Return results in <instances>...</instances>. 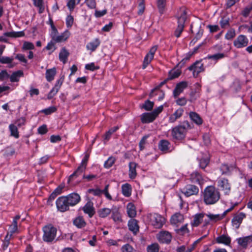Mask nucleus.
<instances>
[{
  "label": "nucleus",
  "instance_id": "obj_45",
  "mask_svg": "<svg viewBox=\"0 0 252 252\" xmlns=\"http://www.w3.org/2000/svg\"><path fill=\"white\" fill-rule=\"evenodd\" d=\"M119 129L118 126H114L110 128L108 131H107L104 135V139L106 141H108L110 138L111 135L115 132H116Z\"/></svg>",
  "mask_w": 252,
  "mask_h": 252
},
{
  "label": "nucleus",
  "instance_id": "obj_43",
  "mask_svg": "<svg viewBox=\"0 0 252 252\" xmlns=\"http://www.w3.org/2000/svg\"><path fill=\"white\" fill-rule=\"evenodd\" d=\"M23 75V72L22 70H18L14 72L10 77V81L12 82H18L19 78Z\"/></svg>",
  "mask_w": 252,
  "mask_h": 252
},
{
  "label": "nucleus",
  "instance_id": "obj_22",
  "mask_svg": "<svg viewBox=\"0 0 252 252\" xmlns=\"http://www.w3.org/2000/svg\"><path fill=\"white\" fill-rule=\"evenodd\" d=\"M216 242L218 244L229 246L231 243V238L228 236L223 234L217 237Z\"/></svg>",
  "mask_w": 252,
  "mask_h": 252
},
{
  "label": "nucleus",
  "instance_id": "obj_49",
  "mask_svg": "<svg viewBox=\"0 0 252 252\" xmlns=\"http://www.w3.org/2000/svg\"><path fill=\"white\" fill-rule=\"evenodd\" d=\"M208 218L211 220H214L215 221L220 220L222 219L224 217L223 214L221 215L218 214V215H213L212 214H209L206 215Z\"/></svg>",
  "mask_w": 252,
  "mask_h": 252
},
{
  "label": "nucleus",
  "instance_id": "obj_30",
  "mask_svg": "<svg viewBox=\"0 0 252 252\" xmlns=\"http://www.w3.org/2000/svg\"><path fill=\"white\" fill-rule=\"evenodd\" d=\"M170 144L168 140H161L158 143V148L161 151L167 153L169 151Z\"/></svg>",
  "mask_w": 252,
  "mask_h": 252
},
{
  "label": "nucleus",
  "instance_id": "obj_50",
  "mask_svg": "<svg viewBox=\"0 0 252 252\" xmlns=\"http://www.w3.org/2000/svg\"><path fill=\"white\" fill-rule=\"evenodd\" d=\"M209 158H202L199 159V166L201 168L204 169L209 163Z\"/></svg>",
  "mask_w": 252,
  "mask_h": 252
},
{
  "label": "nucleus",
  "instance_id": "obj_55",
  "mask_svg": "<svg viewBox=\"0 0 252 252\" xmlns=\"http://www.w3.org/2000/svg\"><path fill=\"white\" fill-rule=\"evenodd\" d=\"M236 35L235 31L233 29H231L227 31L225 35V37L227 40L233 39Z\"/></svg>",
  "mask_w": 252,
  "mask_h": 252
},
{
  "label": "nucleus",
  "instance_id": "obj_29",
  "mask_svg": "<svg viewBox=\"0 0 252 252\" xmlns=\"http://www.w3.org/2000/svg\"><path fill=\"white\" fill-rule=\"evenodd\" d=\"M57 71L55 67L51 69H48L46 71L45 77L48 82H51L54 79V77L56 74Z\"/></svg>",
  "mask_w": 252,
  "mask_h": 252
},
{
  "label": "nucleus",
  "instance_id": "obj_18",
  "mask_svg": "<svg viewBox=\"0 0 252 252\" xmlns=\"http://www.w3.org/2000/svg\"><path fill=\"white\" fill-rule=\"evenodd\" d=\"M189 179L190 181L193 183L201 185L203 183V178L201 175L196 171L193 172L190 174Z\"/></svg>",
  "mask_w": 252,
  "mask_h": 252
},
{
  "label": "nucleus",
  "instance_id": "obj_33",
  "mask_svg": "<svg viewBox=\"0 0 252 252\" xmlns=\"http://www.w3.org/2000/svg\"><path fill=\"white\" fill-rule=\"evenodd\" d=\"M189 116L190 119L196 124L200 125L202 124V120L196 112H190L189 114Z\"/></svg>",
  "mask_w": 252,
  "mask_h": 252
},
{
  "label": "nucleus",
  "instance_id": "obj_57",
  "mask_svg": "<svg viewBox=\"0 0 252 252\" xmlns=\"http://www.w3.org/2000/svg\"><path fill=\"white\" fill-rule=\"evenodd\" d=\"M224 57L225 55L223 53H217L213 55H209L207 58L217 61L223 58Z\"/></svg>",
  "mask_w": 252,
  "mask_h": 252
},
{
  "label": "nucleus",
  "instance_id": "obj_13",
  "mask_svg": "<svg viewBox=\"0 0 252 252\" xmlns=\"http://www.w3.org/2000/svg\"><path fill=\"white\" fill-rule=\"evenodd\" d=\"M246 217V214L244 213L241 212L236 214L232 220V225L235 227L236 229H238L240 227L243 220Z\"/></svg>",
  "mask_w": 252,
  "mask_h": 252
},
{
  "label": "nucleus",
  "instance_id": "obj_21",
  "mask_svg": "<svg viewBox=\"0 0 252 252\" xmlns=\"http://www.w3.org/2000/svg\"><path fill=\"white\" fill-rule=\"evenodd\" d=\"M69 36V32L66 31L60 35H57V34L54 35L52 39L55 42H61L65 41L68 38Z\"/></svg>",
  "mask_w": 252,
  "mask_h": 252
},
{
  "label": "nucleus",
  "instance_id": "obj_17",
  "mask_svg": "<svg viewBox=\"0 0 252 252\" xmlns=\"http://www.w3.org/2000/svg\"><path fill=\"white\" fill-rule=\"evenodd\" d=\"M65 196L67 199V201H68V204L71 206H74L80 200V196L76 193H70Z\"/></svg>",
  "mask_w": 252,
  "mask_h": 252
},
{
  "label": "nucleus",
  "instance_id": "obj_26",
  "mask_svg": "<svg viewBox=\"0 0 252 252\" xmlns=\"http://www.w3.org/2000/svg\"><path fill=\"white\" fill-rule=\"evenodd\" d=\"M12 237L7 234L5 236L4 239L2 241L1 249L3 252H10V249L8 248L10 244V240Z\"/></svg>",
  "mask_w": 252,
  "mask_h": 252
},
{
  "label": "nucleus",
  "instance_id": "obj_15",
  "mask_svg": "<svg viewBox=\"0 0 252 252\" xmlns=\"http://www.w3.org/2000/svg\"><path fill=\"white\" fill-rule=\"evenodd\" d=\"M187 86L188 83L186 81H182L178 83L173 91L174 97L175 98L177 97Z\"/></svg>",
  "mask_w": 252,
  "mask_h": 252
},
{
  "label": "nucleus",
  "instance_id": "obj_27",
  "mask_svg": "<svg viewBox=\"0 0 252 252\" xmlns=\"http://www.w3.org/2000/svg\"><path fill=\"white\" fill-rule=\"evenodd\" d=\"M100 41L98 38H95L94 40L90 42L86 45V48L92 52L94 51L99 46Z\"/></svg>",
  "mask_w": 252,
  "mask_h": 252
},
{
  "label": "nucleus",
  "instance_id": "obj_9",
  "mask_svg": "<svg viewBox=\"0 0 252 252\" xmlns=\"http://www.w3.org/2000/svg\"><path fill=\"white\" fill-rule=\"evenodd\" d=\"M151 221L155 228H160L163 225L165 220L160 215L155 213L151 215Z\"/></svg>",
  "mask_w": 252,
  "mask_h": 252
},
{
  "label": "nucleus",
  "instance_id": "obj_52",
  "mask_svg": "<svg viewBox=\"0 0 252 252\" xmlns=\"http://www.w3.org/2000/svg\"><path fill=\"white\" fill-rule=\"evenodd\" d=\"M169 81V80H167V78L166 79H165L164 80H163L162 82H160V83L158 86H157L156 88H155L154 89H153V90H152L151 93H150L149 94V96L150 97H152L154 96V92L156 91V90H159V89L163 86L164 85V84H165L168 81Z\"/></svg>",
  "mask_w": 252,
  "mask_h": 252
},
{
  "label": "nucleus",
  "instance_id": "obj_40",
  "mask_svg": "<svg viewBox=\"0 0 252 252\" xmlns=\"http://www.w3.org/2000/svg\"><path fill=\"white\" fill-rule=\"evenodd\" d=\"M112 212V210L107 208H104L100 209L98 210L97 213L99 217L101 218H105L109 215Z\"/></svg>",
  "mask_w": 252,
  "mask_h": 252
},
{
  "label": "nucleus",
  "instance_id": "obj_42",
  "mask_svg": "<svg viewBox=\"0 0 252 252\" xmlns=\"http://www.w3.org/2000/svg\"><path fill=\"white\" fill-rule=\"evenodd\" d=\"M9 129L10 131V135L16 138L19 137V131L17 126L14 124H10L9 126Z\"/></svg>",
  "mask_w": 252,
  "mask_h": 252
},
{
  "label": "nucleus",
  "instance_id": "obj_12",
  "mask_svg": "<svg viewBox=\"0 0 252 252\" xmlns=\"http://www.w3.org/2000/svg\"><path fill=\"white\" fill-rule=\"evenodd\" d=\"M82 210L85 214L88 215L90 218H92L95 213V208L94 207V203L91 201H89L86 203L82 208Z\"/></svg>",
  "mask_w": 252,
  "mask_h": 252
},
{
  "label": "nucleus",
  "instance_id": "obj_5",
  "mask_svg": "<svg viewBox=\"0 0 252 252\" xmlns=\"http://www.w3.org/2000/svg\"><path fill=\"white\" fill-rule=\"evenodd\" d=\"M64 75H63L57 80L54 87L52 89L47 95V98L48 99H52L57 94L64 81Z\"/></svg>",
  "mask_w": 252,
  "mask_h": 252
},
{
  "label": "nucleus",
  "instance_id": "obj_63",
  "mask_svg": "<svg viewBox=\"0 0 252 252\" xmlns=\"http://www.w3.org/2000/svg\"><path fill=\"white\" fill-rule=\"evenodd\" d=\"M87 192L94 196H100L101 195V190L99 189H90L88 190Z\"/></svg>",
  "mask_w": 252,
  "mask_h": 252
},
{
  "label": "nucleus",
  "instance_id": "obj_25",
  "mask_svg": "<svg viewBox=\"0 0 252 252\" xmlns=\"http://www.w3.org/2000/svg\"><path fill=\"white\" fill-rule=\"evenodd\" d=\"M73 224L78 228H82L86 226V222L82 216L76 217L73 221Z\"/></svg>",
  "mask_w": 252,
  "mask_h": 252
},
{
  "label": "nucleus",
  "instance_id": "obj_46",
  "mask_svg": "<svg viewBox=\"0 0 252 252\" xmlns=\"http://www.w3.org/2000/svg\"><path fill=\"white\" fill-rule=\"evenodd\" d=\"M192 55V53H190V52L188 53L186 56L176 65V67H182L186 63V62L190 59V57Z\"/></svg>",
  "mask_w": 252,
  "mask_h": 252
},
{
  "label": "nucleus",
  "instance_id": "obj_54",
  "mask_svg": "<svg viewBox=\"0 0 252 252\" xmlns=\"http://www.w3.org/2000/svg\"><path fill=\"white\" fill-rule=\"evenodd\" d=\"M252 10V3H250L248 5H247L244 10L242 11V15L245 17H247L249 15L251 11Z\"/></svg>",
  "mask_w": 252,
  "mask_h": 252
},
{
  "label": "nucleus",
  "instance_id": "obj_6",
  "mask_svg": "<svg viewBox=\"0 0 252 252\" xmlns=\"http://www.w3.org/2000/svg\"><path fill=\"white\" fill-rule=\"evenodd\" d=\"M181 191L185 196L189 197L197 194L199 192V189L195 185L189 184L182 189Z\"/></svg>",
  "mask_w": 252,
  "mask_h": 252
},
{
  "label": "nucleus",
  "instance_id": "obj_8",
  "mask_svg": "<svg viewBox=\"0 0 252 252\" xmlns=\"http://www.w3.org/2000/svg\"><path fill=\"white\" fill-rule=\"evenodd\" d=\"M186 19V13L185 11H184L178 19V25L176 31H175V35L177 37H180L181 33L182 32Z\"/></svg>",
  "mask_w": 252,
  "mask_h": 252
},
{
  "label": "nucleus",
  "instance_id": "obj_32",
  "mask_svg": "<svg viewBox=\"0 0 252 252\" xmlns=\"http://www.w3.org/2000/svg\"><path fill=\"white\" fill-rule=\"evenodd\" d=\"M184 219V216L182 214L180 213H176L172 216L170 221L172 224H176L179 222H182Z\"/></svg>",
  "mask_w": 252,
  "mask_h": 252
},
{
  "label": "nucleus",
  "instance_id": "obj_39",
  "mask_svg": "<svg viewBox=\"0 0 252 252\" xmlns=\"http://www.w3.org/2000/svg\"><path fill=\"white\" fill-rule=\"evenodd\" d=\"M3 35L5 36L11 37H22L25 35V33L23 31L20 32H6L3 33Z\"/></svg>",
  "mask_w": 252,
  "mask_h": 252
},
{
  "label": "nucleus",
  "instance_id": "obj_1",
  "mask_svg": "<svg viewBox=\"0 0 252 252\" xmlns=\"http://www.w3.org/2000/svg\"><path fill=\"white\" fill-rule=\"evenodd\" d=\"M220 192L218 189L213 186H207L202 192L203 200L206 205L216 203L220 199Z\"/></svg>",
  "mask_w": 252,
  "mask_h": 252
},
{
  "label": "nucleus",
  "instance_id": "obj_56",
  "mask_svg": "<svg viewBox=\"0 0 252 252\" xmlns=\"http://www.w3.org/2000/svg\"><path fill=\"white\" fill-rule=\"evenodd\" d=\"M13 60V58L2 56L0 55V63L3 64L10 63Z\"/></svg>",
  "mask_w": 252,
  "mask_h": 252
},
{
  "label": "nucleus",
  "instance_id": "obj_64",
  "mask_svg": "<svg viewBox=\"0 0 252 252\" xmlns=\"http://www.w3.org/2000/svg\"><path fill=\"white\" fill-rule=\"evenodd\" d=\"M123 252H133V249L129 244H126L122 248Z\"/></svg>",
  "mask_w": 252,
  "mask_h": 252
},
{
  "label": "nucleus",
  "instance_id": "obj_4",
  "mask_svg": "<svg viewBox=\"0 0 252 252\" xmlns=\"http://www.w3.org/2000/svg\"><path fill=\"white\" fill-rule=\"evenodd\" d=\"M56 203L58 210L62 212H64L69 210L70 205L65 196L59 197L57 199Z\"/></svg>",
  "mask_w": 252,
  "mask_h": 252
},
{
  "label": "nucleus",
  "instance_id": "obj_23",
  "mask_svg": "<svg viewBox=\"0 0 252 252\" xmlns=\"http://www.w3.org/2000/svg\"><path fill=\"white\" fill-rule=\"evenodd\" d=\"M137 164L134 162H130L129 163V171L128 176L129 178L131 179H134L135 178L137 175L136 167Z\"/></svg>",
  "mask_w": 252,
  "mask_h": 252
},
{
  "label": "nucleus",
  "instance_id": "obj_35",
  "mask_svg": "<svg viewBox=\"0 0 252 252\" xmlns=\"http://www.w3.org/2000/svg\"><path fill=\"white\" fill-rule=\"evenodd\" d=\"M131 187L129 184L126 183L122 186L123 194L126 197H129L131 194Z\"/></svg>",
  "mask_w": 252,
  "mask_h": 252
},
{
  "label": "nucleus",
  "instance_id": "obj_58",
  "mask_svg": "<svg viewBox=\"0 0 252 252\" xmlns=\"http://www.w3.org/2000/svg\"><path fill=\"white\" fill-rule=\"evenodd\" d=\"M148 252H158L159 246L158 244H153L148 246Z\"/></svg>",
  "mask_w": 252,
  "mask_h": 252
},
{
  "label": "nucleus",
  "instance_id": "obj_38",
  "mask_svg": "<svg viewBox=\"0 0 252 252\" xmlns=\"http://www.w3.org/2000/svg\"><path fill=\"white\" fill-rule=\"evenodd\" d=\"M127 213L130 218H134L136 215L135 207L132 203H129L127 205Z\"/></svg>",
  "mask_w": 252,
  "mask_h": 252
},
{
  "label": "nucleus",
  "instance_id": "obj_28",
  "mask_svg": "<svg viewBox=\"0 0 252 252\" xmlns=\"http://www.w3.org/2000/svg\"><path fill=\"white\" fill-rule=\"evenodd\" d=\"M85 169L86 168H84V166L80 165L73 173L70 175L68 179V183H69L74 178H77L82 174L85 171Z\"/></svg>",
  "mask_w": 252,
  "mask_h": 252
},
{
  "label": "nucleus",
  "instance_id": "obj_16",
  "mask_svg": "<svg viewBox=\"0 0 252 252\" xmlns=\"http://www.w3.org/2000/svg\"><path fill=\"white\" fill-rule=\"evenodd\" d=\"M141 122L143 124H148L153 122L156 118L153 113H144L141 115Z\"/></svg>",
  "mask_w": 252,
  "mask_h": 252
},
{
  "label": "nucleus",
  "instance_id": "obj_53",
  "mask_svg": "<svg viewBox=\"0 0 252 252\" xmlns=\"http://www.w3.org/2000/svg\"><path fill=\"white\" fill-rule=\"evenodd\" d=\"M57 108L55 106L49 107L41 110V112L46 115H50L57 111Z\"/></svg>",
  "mask_w": 252,
  "mask_h": 252
},
{
  "label": "nucleus",
  "instance_id": "obj_62",
  "mask_svg": "<svg viewBox=\"0 0 252 252\" xmlns=\"http://www.w3.org/2000/svg\"><path fill=\"white\" fill-rule=\"evenodd\" d=\"M34 48V46L32 42L25 41L23 45L22 49L24 50H32Z\"/></svg>",
  "mask_w": 252,
  "mask_h": 252
},
{
  "label": "nucleus",
  "instance_id": "obj_59",
  "mask_svg": "<svg viewBox=\"0 0 252 252\" xmlns=\"http://www.w3.org/2000/svg\"><path fill=\"white\" fill-rule=\"evenodd\" d=\"M4 156L5 157H9L12 156L15 153V150L11 147H7L4 150Z\"/></svg>",
  "mask_w": 252,
  "mask_h": 252
},
{
  "label": "nucleus",
  "instance_id": "obj_41",
  "mask_svg": "<svg viewBox=\"0 0 252 252\" xmlns=\"http://www.w3.org/2000/svg\"><path fill=\"white\" fill-rule=\"evenodd\" d=\"M9 229V231L7 233L8 234L9 236L12 237L13 234L18 233L19 230L17 226V222H16L15 220H13L11 225L10 226Z\"/></svg>",
  "mask_w": 252,
  "mask_h": 252
},
{
  "label": "nucleus",
  "instance_id": "obj_36",
  "mask_svg": "<svg viewBox=\"0 0 252 252\" xmlns=\"http://www.w3.org/2000/svg\"><path fill=\"white\" fill-rule=\"evenodd\" d=\"M234 168V166H229L226 164H222L220 167V170L222 175H229L231 171Z\"/></svg>",
  "mask_w": 252,
  "mask_h": 252
},
{
  "label": "nucleus",
  "instance_id": "obj_7",
  "mask_svg": "<svg viewBox=\"0 0 252 252\" xmlns=\"http://www.w3.org/2000/svg\"><path fill=\"white\" fill-rule=\"evenodd\" d=\"M188 69L192 71L193 76L196 78L200 72L204 71V68L201 61H196L189 66Z\"/></svg>",
  "mask_w": 252,
  "mask_h": 252
},
{
  "label": "nucleus",
  "instance_id": "obj_3",
  "mask_svg": "<svg viewBox=\"0 0 252 252\" xmlns=\"http://www.w3.org/2000/svg\"><path fill=\"white\" fill-rule=\"evenodd\" d=\"M42 230L43 232V240L47 243L52 242L56 237L57 228L52 224H49L44 226Z\"/></svg>",
  "mask_w": 252,
  "mask_h": 252
},
{
  "label": "nucleus",
  "instance_id": "obj_61",
  "mask_svg": "<svg viewBox=\"0 0 252 252\" xmlns=\"http://www.w3.org/2000/svg\"><path fill=\"white\" fill-rule=\"evenodd\" d=\"M153 58H151V56L149 55H147L145 57L143 65H142V68L145 69L146 67L148 66V65L151 63L152 60L153 59Z\"/></svg>",
  "mask_w": 252,
  "mask_h": 252
},
{
  "label": "nucleus",
  "instance_id": "obj_48",
  "mask_svg": "<svg viewBox=\"0 0 252 252\" xmlns=\"http://www.w3.org/2000/svg\"><path fill=\"white\" fill-rule=\"evenodd\" d=\"M81 0H69L67 3V6L70 11L73 10L75 5L79 4Z\"/></svg>",
  "mask_w": 252,
  "mask_h": 252
},
{
  "label": "nucleus",
  "instance_id": "obj_11",
  "mask_svg": "<svg viewBox=\"0 0 252 252\" xmlns=\"http://www.w3.org/2000/svg\"><path fill=\"white\" fill-rule=\"evenodd\" d=\"M249 43V39L246 36L239 35L233 42L234 46L237 48H242L246 47Z\"/></svg>",
  "mask_w": 252,
  "mask_h": 252
},
{
  "label": "nucleus",
  "instance_id": "obj_44",
  "mask_svg": "<svg viewBox=\"0 0 252 252\" xmlns=\"http://www.w3.org/2000/svg\"><path fill=\"white\" fill-rule=\"evenodd\" d=\"M154 105V102L147 100L145 101L144 103L143 104L141 108L144 109L146 111H149L153 109Z\"/></svg>",
  "mask_w": 252,
  "mask_h": 252
},
{
  "label": "nucleus",
  "instance_id": "obj_19",
  "mask_svg": "<svg viewBox=\"0 0 252 252\" xmlns=\"http://www.w3.org/2000/svg\"><path fill=\"white\" fill-rule=\"evenodd\" d=\"M236 241L239 246L244 249H246L249 243L251 242V235L237 238Z\"/></svg>",
  "mask_w": 252,
  "mask_h": 252
},
{
  "label": "nucleus",
  "instance_id": "obj_31",
  "mask_svg": "<svg viewBox=\"0 0 252 252\" xmlns=\"http://www.w3.org/2000/svg\"><path fill=\"white\" fill-rule=\"evenodd\" d=\"M176 67L171 70L168 73V77H167V80H171L174 79L176 78H178L181 74V70L178 68L176 69Z\"/></svg>",
  "mask_w": 252,
  "mask_h": 252
},
{
  "label": "nucleus",
  "instance_id": "obj_2",
  "mask_svg": "<svg viewBox=\"0 0 252 252\" xmlns=\"http://www.w3.org/2000/svg\"><path fill=\"white\" fill-rule=\"evenodd\" d=\"M191 128V126L188 121H185L180 125L172 129L171 135L173 139L181 140L185 138L188 130Z\"/></svg>",
  "mask_w": 252,
  "mask_h": 252
},
{
  "label": "nucleus",
  "instance_id": "obj_37",
  "mask_svg": "<svg viewBox=\"0 0 252 252\" xmlns=\"http://www.w3.org/2000/svg\"><path fill=\"white\" fill-rule=\"evenodd\" d=\"M69 55V53L67 50L64 47L63 48L59 54L60 60L63 63H65Z\"/></svg>",
  "mask_w": 252,
  "mask_h": 252
},
{
  "label": "nucleus",
  "instance_id": "obj_34",
  "mask_svg": "<svg viewBox=\"0 0 252 252\" xmlns=\"http://www.w3.org/2000/svg\"><path fill=\"white\" fill-rule=\"evenodd\" d=\"M204 214L203 213H199L196 214L194 217L191 225L193 226H198L202 221L204 218Z\"/></svg>",
  "mask_w": 252,
  "mask_h": 252
},
{
  "label": "nucleus",
  "instance_id": "obj_51",
  "mask_svg": "<svg viewBox=\"0 0 252 252\" xmlns=\"http://www.w3.org/2000/svg\"><path fill=\"white\" fill-rule=\"evenodd\" d=\"M116 159L113 157H109L108 159L105 162L104 166L106 168H110L115 163Z\"/></svg>",
  "mask_w": 252,
  "mask_h": 252
},
{
  "label": "nucleus",
  "instance_id": "obj_10",
  "mask_svg": "<svg viewBox=\"0 0 252 252\" xmlns=\"http://www.w3.org/2000/svg\"><path fill=\"white\" fill-rule=\"evenodd\" d=\"M218 186L224 191L225 194H229L231 190V185L227 179L225 178L219 179L218 181Z\"/></svg>",
  "mask_w": 252,
  "mask_h": 252
},
{
  "label": "nucleus",
  "instance_id": "obj_14",
  "mask_svg": "<svg viewBox=\"0 0 252 252\" xmlns=\"http://www.w3.org/2000/svg\"><path fill=\"white\" fill-rule=\"evenodd\" d=\"M158 239L162 243L169 244L171 241L172 236L168 231H161L158 234Z\"/></svg>",
  "mask_w": 252,
  "mask_h": 252
},
{
  "label": "nucleus",
  "instance_id": "obj_24",
  "mask_svg": "<svg viewBox=\"0 0 252 252\" xmlns=\"http://www.w3.org/2000/svg\"><path fill=\"white\" fill-rule=\"evenodd\" d=\"M184 110L183 108L177 109L173 114L170 116L169 118V122L170 123H174L178 119L180 118L183 115Z\"/></svg>",
  "mask_w": 252,
  "mask_h": 252
},
{
  "label": "nucleus",
  "instance_id": "obj_47",
  "mask_svg": "<svg viewBox=\"0 0 252 252\" xmlns=\"http://www.w3.org/2000/svg\"><path fill=\"white\" fill-rule=\"evenodd\" d=\"M158 7L160 14H163L165 7L166 0H158Z\"/></svg>",
  "mask_w": 252,
  "mask_h": 252
},
{
  "label": "nucleus",
  "instance_id": "obj_60",
  "mask_svg": "<svg viewBox=\"0 0 252 252\" xmlns=\"http://www.w3.org/2000/svg\"><path fill=\"white\" fill-rule=\"evenodd\" d=\"M112 218L115 221H122L121 215L117 210L112 212Z\"/></svg>",
  "mask_w": 252,
  "mask_h": 252
},
{
  "label": "nucleus",
  "instance_id": "obj_20",
  "mask_svg": "<svg viewBox=\"0 0 252 252\" xmlns=\"http://www.w3.org/2000/svg\"><path fill=\"white\" fill-rule=\"evenodd\" d=\"M128 227L129 230L136 234L139 231V226L138 221L135 219H131L128 222Z\"/></svg>",
  "mask_w": 252,
  "mask_h": 252
}]
</instances>
